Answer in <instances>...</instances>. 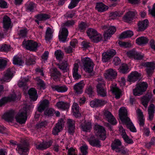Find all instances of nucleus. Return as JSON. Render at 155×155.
Here are the masks:
<instances>
[{
    "instance_id": "9",
    "label": "nucleus",
    "mask_w": 155,
    "mask_h": 155,
    "mask_svg": "<svg viewBox=\"0 0 155 155\" xmlns=\"http://www.w3.org/2000/svg\"><path fill=\"white\" fill-rule=\"evenodd\" d=\"M65 121L64 119H60L53 127L52 133L54 135H58V133L61 131L64 127Z\"/></svg>"
},
{
    "instance_id": "51",
    "label": "nucleus",
    "mask_w": 155,
    "mask_h": 155,
    "mask_svg": "<svg viewBox=\"0 0 155 155\" xmlns=\"http://www.w3.org/2000/svg\"><path fill=\"white\" fill-rule=\"evenodd\" d=\"M133 35V32L131 31H127L122 33L120 36V39L130 38Z\"/></svg>"
},
{
    "instance_id": "59",
    "label": "nucleus",
    "mask_w": 155,
    "mask_h": 155,
    "mask_svg": "<svg viewBox=\"0 0 155 155\" xmlns=\"http://www.w3.org/2000/svg\"><path fill=\"white\" fill-rule=\"evenodd\" d=\"M128 81L130 82H134L136 81V71H133L128 77Z\"/></svg>"
},
{
    "instance_id": "47",
    "label": "nucleus",
    "mask_w": 155,
    "mask_h": 155,
    "mask_svg": "<svg viewBox=\"0 0 155 155\" xmlns=\"http://www.w3.org/2000/svg\"><path fill=\"white\" fill-rule=\"evenodd\" d=\"M51 76L55 81H57L60 76V73L56 68H53L51 73Z\"/></svg>"
},
{
    "instance_id": "29",
    "label": "nucleus",
    "mask_w": 155,
    "mask_h": 155,
    "mask_svg": "<svg viewBox=\"0 0 155 155\" xmlns=\"http://www.w3.org/2000/svg\"><path fill=\"white\" fill-rule=\"evenodd\" d=\"M75 121L71 119H68L67 121V126L68 133L72 134L74 131Z\"/></svg>"
},
{
    "instance_id": "2",
    "label": "nucleus",
    "mask_w": 155,
    "mask_h": 155,
    "mask_svg": "<svg viewBox=\"0 0 155 155\" xmlns=\"http://www.w3.org/2000/svg\"><path fill=\"white\" fill-rule=\"evenodd\" d=\"M34 106L32 105L24 107L21 109L16 114L15 119L16 121L20 124L25 123L27 119V113L30 108H33Z\"/></svg>"
},
{
    "instance_id": "64",
    "label": "nucleus",
    "mask_w": 155,
    "mask_h": 155,
    "mask_svg": "<svg viewBox=\"0 0 155 155\" xmlns=\"http://www.w3.org/2000/svg\"><path fill=\"white\" fill-rule=\"evenodd\" d=\"M66 148L68 150V155H76V150L75 148L72 147L68 148V147H66Z\"/></svg>"
},
{
    "instance_id": "24",
    "label": "nucleus",
    "mask_w": 155,
    "mask_h": 155,
    "mask_svg": "<svg viewBox=\"0 0 155 155\" xmlns=\"http://www.w3.org/2000/svg\"><path fill=\"white\" fill-rule=\"evenodd\" d=\"M104 115L108 121L111 124L115 125L117 123L116 119L109 111H105L104 112Z\"/></svg>"
},
{
    "instance_id": "40",
    "label": "nucleus",
    "mask_w": 155,
    "mask_h": 155,
    "mask_svg": "<svg viewBox=\"0 0 155 155\" xmlns=\"http://www.w3.org/2000/svg\"><path fill=\"white\" fill-rule=\"evenodd\" d=\"M72 110L73 115L76 118L79 117L81 116L79 111V106L76 103H74L72 107Z\"/></svg>"
},
{
    "instance_id": "57",
    "label": "nucleus",
    "mask_w": 155,
    "mask_h": 155,
    "mask_svg": "<svg viewBox=\"0 0 155 155\" xmlns=\"http://www.w3.org/2000/svg\"><path fill=\"white\" fill-rule=\"evenodd\" d=\"M101 35L97 33V34L94 36L92 38L91 40L94 42L97 43L101 41Z\"/></svg>"
},
{
    "instance_id": "49",
    "label": "nucleus",
    "mask_w": 155,
    "mask_h": 155,
    "mask_svg": "<svg viewBox=\"0 0 155 155\" xmlns=\"http://www.w3.org/2000/svg\"><path fill=\"white\" fill-rule=\"evenodd\" d=\"M35 63V59L33 55H30L29 54L27 55L26 58V64L27 65H31Z\"/></svg>"
},
{
    "instance_id": "55",
    "label": "nucleus",
    "mask_w": 155,
    "mask_h": 155,
    "mask_svg": "<svg viewBox=\"0 0 155 155\" xmlns=\"http://www.w3.org/2000/svg\"><path fill=\"white\" fill-rule=\"evenodd\" d=\"M87 33L88 36L91 39L94 36L97 34V32L95 29L93 28H89L87 31Z\"/></svg>"
},
{
    "instance_id": "7",
    "label": "nucleus",
    "mask_w": 155,
    "mask_h": 155,
    "mask_svg": "<svg viewBox=\"0 0 155 155\" xmlns=\"http://www.w3.org/2000/svg\"><path fill=\"white\" fill-rule=\"evenodd\" d=\"M98 84L96 86L97 91L98 94L102 97L106 96V90L104 88L105 83L104 80L101 78L97 80Z\"/></svg>"
},
{
    "instance_id": "62",
    "label": "nucleus",
    "mask_w": 155,
    "mask_h": 155,
    "mask_svg": "<svg viewBox=\"0 0 155 155\" xmlns=\"http://www.w3.org/2000/svg\"><path fill=\"white\" fill-rule=\"evenodd\" d=\"M82 155H86L88 153V147L86 144H84L80 147Z\"/></svg>"
},
{
    "instance_id": "3",
    "label": "nucleus",
    "mask_w": 155,
    "mask_h": 155,
    "mask_svg": "<svg viewBox=\"0 0 155 155\" xmlns=\"http://www.w3.org/2000/svg\"><path fill=\"white\" fill-rule=\"evenodd\" d=\"M11 146H14L17 145L16 150L21 155H27V152L28 151V146L27 144H18L16 141L11 140L10 141Z\"/></svg>"
},
{
    "instance_id": "42",
    "label": "nucleus",
    "mask_w": 155,
    "mask_h": 155,
    "mask_svg": "<svg viewBox=\"0 0 155 155\" xmlns=\"http://www.w3.org/2000/svg\"><path fill=\"white\" fill-rule=\"evenodd\" d=\"M28 93L30 99L32 101H36L38 97L37 92L36 89L33 88L30 89L28 91Z\"/></svg>"
},
{
    "instance_id": "11",
    "label": "nucleus",
    "mask_w": 155,
    "mask_h": 155,
    "mask_svg": "<svg viewBox=\"0 0 155 155\" xmlns=\"http://www.w3.org/2000/svg\"><path fill=\"white\" fill-rule=\"evenodd\" d=\"M116 54V51L114 49H110L102 54V61L103 62L108 61Z\"/></svg>"
},
{
    "instance_id": "38",
    "label": "nucleus",
    "mask_w": 155,
    "mask_h": 155,
    "mask_svg": "<svg viewBox=\"0 0 155 155\" xmlns=\"http://www.w3.org/2000/svg\"><path fill=\"white\" fill-rule=\"evenodd\" d=\"M58 68L63 72H66L69 71V66L66 61H64L58 64Z\"/></svg>"
},
{
    "instance_id": "34",
    "label": "nucleus",
    "mask_w": 155,
    "mask_h": 155,
    "mask_svg": "<svg viewBox=\"0 0 155 155\" xmlns=\"http://www.w3.org/2000/svg\"><path fill=\"white\" fill-rule=\"evenodd\" d=\"M84 86V84L83 81L76 84L74 86V88L77 94H80L83 92L82 89Z\"/></svg>"
},
{
    "instance_id": "53",
    "label": "nucleus",
    "mask_w": 155,
    "mask_h": 155,
    "mask_svg": "<svg viewBox=\"0 0 155 155\" xmlns=\"http://www.w3.org/2000/svg\"><path fill=\"white\" fill-rule=\"evenodd\" d=\"M52 31L51 28L48 27L47 29L45 36V40L49 41L52 38Z\"/></svg>"
},
{
    "instance_id": "63",
    "label": "nucleus",
    "mask_w": 155,
    "mask_h": 155,
    "mask_svg": "<svg viewBox=\"0 0 155 155\" xmlns=\"http://www.w3.org/2000/svg\"><path fill=\"white\" fill-rule=\"evenodd\" d=\"M54 112V110L53 109L49 108L44 111V114L47 116H52L53 115Z\"/></svg>"
},
{
    "instance_id": "41",
    "label": "nucleus",
    "mask_w": 155,
    "mask_h": 155,
    "mask_svg": "<svg viewBox=\"0 0 155 155\" xmlns=\"http://www.w3.org/2000/svg\"><path fill=\"white\" fill-rule=\"evenodd\" d=\"M149 119L151 120L153 118L155 111V106L153 104H150L148 108Z\"/></svg>"
},
{
    "instance_id": "1",
    "label": "nucleus",
    "mask_w": 155,
    "mask_h": 155,
    "mask_svg": "<svg viewBox=\"0 0 155 155\" xmlns=\"http://www.w3.org/2000/svg\"><path fill=\"white\" fill-rule=\"evenodd\" d=\"M127 109L124 107H121L119 109V117L122 122L126 125L127 127L130 131L136 132V129L133 123L130 122V118L127 117Z\"/></svg>"
},
{
    "instance_id": "35",
    "label": "nucleus",
    "mask_w": 155,
    "mask_h": 155,
    "mask_svg": "<svg viewBox=\"0 0 155 155\" xmlns=\"http://www.w3.org/2000/svg\"><path fill=\"white\" fill-rule=\"evenodd\" d=\"M49 101L47 100H45L41 101L38 104V110L40 112H41L46 108L48 107Z\"/></svg>"
},
{
    "instance_id": "32",
    "label": "nucleus",
    "mask_w": 155,
    "mask_h": 155,
    "mask_svg": "<svg viewBox=\"0 0 155 155\" xmlns=\"http://www.w3.org/2000/svg\"><path fill=\"white\" fill-rule=\"evenodd\" d=\"M37 85V88L39 90H44L46 88V85L44 81L41 79L40 77L35 78Z\"/></svg>"
},
{
    "instance_id": "10",
    "label": "nucleus",
    "mask_w": 155,
    "mask_h": 155,
    "mask_svg": "<svg viewBox=\"0 0 155 155\" xmlns=\"http://www.w3.org/2000/svg\"><path fill=\"white\" fill-rule=\"evenodd\" d=\"M136 85V96H138L143 94L148 86L147 84L145 82L140 83Z\"/></svg>"
},
{
    "instance_id": "27",
    "label": "nucleus",
    "mask_w": 155,
    "mask_h": 155,
    "mask_svg": "<svg viewBox=\"0 0 155 155\" xmlns=\"http://www.w3.org/2000/svg\"><path fill=\"white\" fill-rule=\"evenodd\" d=\"M15 111L11 110L5 113L2 116V118L8 121H12L15 115Z\"/></svg>"
},
{
    "instance_id": "6",
    "label": "nucleus",
    "mask_w": 155,
    "mask_h": 155,
    "mask_svg": "<svg viewBox=\"0 0 155 155\" xmlns=\"http://www.w3.org/2000/svg\"><path fill=\"white\" fill-rule=\"evenodd\" d=\"M23 46L26 49L31 51H35L38 47L41 46L40 43H38L32 40L27 41H24L23 43Z\"/></svg>"
},
{
    "instance_id": "8",
    "label": "nucleus",
    "mask_w": 155,
    "mask_h": 155,
    "mask_svg": "<svg viewBox=\"0 0 155 155\" xmlns=\"http://www.w3.org/2000/svg\"><path fill=\"white\" fill-rule=\"evenodd\" d=\"M96 135L102 140H105L106 137V131L103 126L98 124H95L94 127Z\"/></svg>"
},
{
    "instance_id": "20",
    "label": "nucleus",
    "mask_w": 155,
    "mask_h": 155,
    "mask_svg": "<svg viewBox=\"0 0 155 155\" xmlns=\"http://www.w3.org/2000/svg\"><path fill=\"white\" fill-rule=\"evenodd\" d=\"M138 119V123L140 127H143L145 124V119L143 114V112L140 109H138L136 111Z\"/></svg>"
},
{
    "instance_id": "44",
    "label": "nucleus",
    "mask_w": 155,
    "mask_h": 155,
    "mask_svg": "<svg viewBox=\"0 0 155 155\" xmlns=\"http://www.w3.org/2000/svg\"><path fill=\"white\" fill-rule=\"evenodd\" d=\"M13 63L15 65L20 66H23L24 62L21 58V57L20 55H16L14 56L13 59Z\"/></svg>"
},
{
    "instance_id": "18",
    "label": "nucleus",
    "mask_w": 155,
    "mask_h": 155,
    "mask_svg": "<svg viewBox=\"0 0 155 155\" xmlns=\"http://www.w3.org/2000/svg\"><path fill=\"white\" fill-rule=\"evenodd\" d=\"M117 75V72L116 70L110 68L106 71L104 76L106 79L108 80H112L115 78Z\"/></svg>"
},
{
    "instance_id": "4",
    "label": "nucleus",
    "mask_w": 155,
    "mask_h": 155,
    "mask_svg": "<svg viewBox=\"0 0 155 155\" xmlns=\"http://www.w3.org/2000/svg\"><path fill=\"white\" fill-rule=\"evenodd\" d=\"M83 68L86 72L90 73L93 70L94 64L92 60L89 58L85 57L82 58L81 60Z\"/></svg>"
},
{
    "instance_id": "43",
    "label": "nucleus",
    "mask_w": 155,
    "mask_h": 155,
    "mask_svg": "<svg viewBox=\"0 0 155 155\" xmlns=\"http://www.w3.org/2000/svg\"><path fill=\"white\" fill-rule=\"evenodd\" d=\"M29 77L27 76L23 78H21L18 83V85L20 87H24L26 86L27 83L29 81Z\"/></svg>"
},
{
    "instance_id": "50",
    "label": "nucleus",
    "mask_w": 155,
    "mask_h": 155,
    "mask_svg": "<svg viewBox=\"0 0 155 155\" xmlns=\"http://www.w3.org/2000/svg\"><path fill=\"white\" fill-rule=\"evenodd\" d=\"M124 13L122 11H116L111 12L110 14L111 18L112 19H115L118 17L121 16Z\"/></svg>"
},
{
    "instance_id": "25",
    "label": "nucleus",
    "mask_w": 155,
    "mask_h": 155,
    "mask_svg": "<svg viewBox=\"0 0 155 155\" xmlns=\"http://www.w3.org/2000/svg\"><path fill=\"white\" fill-rule=\"evenodd\" d=\"M116 31V28L114 26H110L107 30L106 31L104 34V38L106 39H110L112 35L115 33Z\"/></svg>"
},
{
    "instance_id": "26",
    "label": "nucleus",
    "mask_w": 155,
    "mask_h": 155,
    "mask_svg": "<svg viewBox=\"0 0 155 155\" xmlns=\"http://www.w3.org/2000/svg\"><path fill=\"white\" fill-rule=\"evenodd\" d=\"M15 111L11 110L5 113L2 116V118L8 121H12L15 115Z\"/></svg>"
},
{
    "instance_id": "54",
    "label": "nucleus",
    "mask_w": 155,
    "mask_h": 155,
    "mask_svg": "<svg viewBox=\"0 0 155 155\" xmlns=\"http://www.w3.org/2000/svg\"><path fill=\"white\" fill-rule=\"evenodd\" d=\"M37 19L39 20H45L49 19L50 16L49 15L46 14H40L35 16Z\"/></svg>"
},
{
    "instance_id": "16",
    "label": "nucleus",
    "mask_w": 155,
    "mask_h": 155,
    "mask_svg": "<svg viewBox=\"0 0 155 155\" xmlns=\"http://www.w3.org/2000/svg\"><path fill=\"white\" fill-rule=\"evenodd\" d=\"M16 98V94L13 92L7 97H4L0 100V107L2 106L8 102L15 101Z\"/></svg>"
},
{
    "instance_id": "15",
    "label": "nucleus",
    "mask_w": 155,
    "mask_h": 155,
    "mask_svg": "<svg viewBox=\"0 0 155 155\" xmlns=\"http://www.w3.org/2000/svg\"><path fill=\"white\" fill-rule=\"evenodd\" d=\"M68 31L67 28L64 27H62L61 29H60L58 35V37L60 41L65 42L68 35Z\"/></svg>"
},
{
    "instance_id": "14",
    "label": "nucleus",
    "mask_w": 155,
    "mask_h": 155,
    "mask_svg": "<svg viewBox=\"0 0 155 155\" xmlns=\"http://www.w3.org/2000/svg\"><path fill=\"white\" fill-rule=\"evenodd\" d=\"M110 90L115 96L117 99H119L122 95V91L117 86L115 83L112 84L110 86Z\"/></svg>"
},
{
    "instance_id": "21",
    "label": "nucleus",
    "mask_w": 155,
    "mask_h": 155,
    "mask_svg": "<svg viewBox=\"0 0 155 155\" xmlns=\"http://www.w3.org/2000/svg\"><path fill=\"white\" fill-rule=\"evenodd\" d=\"M13 68L8 69L4 75L1 79V81L6 82H9L13 76Z\"/></svg>"
},
{
    "instance_id": "60",
    "label": "nucleus",
    "mask_w": 155,
    "mask_h": 155,
    "mask_svg": "<svg viewBox=\"0 0 155 155\" xmlns=\"http://www.w3.org/2000/svg\"><path fill=\"white\" fill-rule=\"evenodd\" d=\"M36 7V5L32 2H30L28 4L27 9L30 12H33Z\"/></svg>"
},
{
    "instance_id": "36",
    "label": "nucleus",
    "mask_w": 155,
    "mask_h": 155,
    "mask_svg": "<svg viewBox=\"0 0 155 155\" xmlns=\"http://www.w3.org/2000/svg\"><path fill=\"white\" fill-rule=\"evenodd\" d=\"M105 104V102L104 101L96 99L91 101L90 102V105L91 107H97L103 106Z\"/></svg>"
},
{
    "instance_id": "23",
    "label": "nucleus",
    "mask_w": 155,
    "mask_h": 155,
    "mask_svg": "<svg viewBox=\"0 0 155 155\" xmlns=\"http://www.w3.org/2000/svg\"><path fill=\"white\" fill-rule=\"evenodd\" d=\"M147 67L146 71L148 76L152 74L155 68V63L154 62H147L145 64Z\"/></svg>"
},
{
    "instance_id": "30",
    "label": "nucleus",
    "mask_w": 155,
    "mask_h": 155,
    "mask_svg": "<svg viewBox=\"0 0 155 155\" xmlns=\"http://www.w3.org/2000/svg\"><path fill=\"white\" fill-rule=\"evenodd\" d=\"M78 64L75 63L74 64L72 72L73 77L75 80H78L81 78V75L78 72Z\"/></svg>"
},
{
    "instance_id": "58",
    "label": "nucleus",
    "mask_w": 155,
    "mask_h": 155,
    "mask_svg": "<svg viewBox=\"0 0 155 155\" xmlns=\"http://www.w3.org/2000/svg\"><path fill=\"white\" fill-rule=\"evenodd\" d=\"M56 58L59 60H61L63 58V53L60 50H57L55 52Z\"/></svg>"
},
{
    "instance_id": "17",
    "label": "nucleus",
    "mask_w": 155,
    "mask_h": 155,
    "mask_svg": "<svg viewBox=\"0 0 155 155\" xmlns=\"http://www.w3.org/2000/svg\"><path fill=\"white\" fill-rule=\"evenodd\" d=\"M135 15V12L129 11L124 15L123 17L122 20L125 22L130 23L134 18Z\"/></svg>"
},
{
    "instance_id": "48",
    "label": "nucleus",
    "mask_w": 155,
    "mask_h": 155,
    "mask_svg": "<svg viewBox=\"0 0 155 155\" xmlns=\"http://www.w3.org/2000/svg\"><path fill=\"white\" fill-rule=\"evenodd\" d=\"M148 41V38L144 37H141L136 39V43L141 45L146 44Z\"/></svg>"
},
{
    "instance_id": "12",
    "label": "nucleus",
    "mask_w": 155,
    "mask_h": 155,
    "mask_svg": "<svg viewBox=\"0 0 155 155\" xmlns=\"http://www.w3.org/2000/svg\"><path fill=\"white\" fill-rule=\"evenodd\" d=\"M153 94L151 92H147L141 97V102L142 105L146 108L149 101L152 99Z\"/></svg>"
},
{
    "instance_id": "52",
    "label": "nucleus",
    "mask_w": 155,
    "mask_h": 155,
    "mask_svg": "<svg viewBox=\"0 0 155 155\" xmlns=\"http://www.w3.org/2000/svg\"><path fill=\"white\" fill-rule=\"evenodd\" d=\"M120 72L123 74H126L129 71V68L127 64H123L119 68Z\"/></svg>"
},
{
    "instance_id": "33",
    "label": "nucleus",
    "mask_w": 155,
    "mask_h": 155,
    "mask_svg": "<svg viewBox=\"0 0 155 155\" xmlns=\"http://www.w3.org/2000/svg\"><path fill=\"white\" fill-rule=\"evenodd\" d=\"M55 106L59 110H65L69 108V105L66 102L60 101L57 103Z\"/></svg>"
},
{
    "instance_id": "39",
    "label": "nucleus",
    "mask_w": 155,
    "mask_h": 155,
    "mask_svg": "<svg viewBox=\"0 0 155 155\" xmlns=\"http://www.w3.org/2000/svg\"><path fill=\"white\" fill-rule=\"evenodd\" d=\"M90 144L92 146L99 147L101 146L100 141L95 138L94 136H91L88 139Z\"/></svg>"
},
{
    "instance_id": "22",
    "label": "nucleus",
    "mask_w": 155,
    "mask_h": 155,
    "mask_svg": "<svg viewBox=\"0 0 155 155\" xmlns=\"http://www.w3.org/2000/svg\"><path fill=\"white\" fill-rule=\"evenodd\" d=\"M53 143L51 140L48 141H43L39 144H37L36 146V148L39 150H45L50 147Z\"/></svg>"
},
{
    "instance_id": "56",
    "label": "nucleus",
    "mask_w": 155,
    "mask_h": 155,
    "mask_svg": "<svg viewBox=\"0 0 155 155\" xmlns=\"http://www.w3.org/2000/svg\"><path fill=\"white\" fill-rule=\"evenodd\" d=\"M28 31L26 28L20 29L18 33V35L20 38H25L27 36Z\"/></svg>"
},
{
    "instance_id": "61",
    "label": "nucleus",
    "mask_w": 155,
    "mask_h": 155,
    "mask_svg": "<svg viewBox=\"0 0 155 155\" xmlns=\"http://www.w3.org/2000/svg\"><path fill=\"white\" fill-rule=\"evenodd\" d=\"M127 56L130 58L135 59L136 51L135 49L130 50L127 52Z\"/></svg>"
},
{
    "instance_id": "46",
    "label": "nucleus",
    "mask_w": 155,
    "mask_h": 155,
    "mask_svg": "<svg viewBox=\"0 0 155 155\" xmlns=\"http://www.w3.org/2000/svg\"><path fill=\"white\" fill-rule=\"evenodd\" d=\"M54 90L57 91L59 92H64L68 89V87L64 85H56L53 87Z\"/></svg>"
},
{
    "instance_id": "5",
    "label": "nucleus",
    "mask_w": 155,
    "mask_h": 155,
    "mask_svg": "<svg viewBox=\"0 0 155 155\" xmlns=\"http://www.w3.org/2000/svg\"><path fill=\"white\" fill-rule=\"evenodd\" d=\"M112 149L116 152H120L125 154L126 151L122 145L120 140L118 139H115L111 145Z\"/></svg>"
},
{
    "instance_id": "13",
    "label": "nucleus",
    "mask_w": 155,
    "mask_h": 155,
    "mask_svg": "<svg viewBox=\"0 0 155 155\" xmlns=\"http://www.w3.org/2000/svg\"><path fill=\"white\" fill-rule=\"evenodd\" d=\"M153 94L151 92H147L141 97V102L142 105L146 108L149 101L152 99Z\"/></svg>"
},
{
    "instance_id": "31",
    "label": "nucleus",
    "mask_w": 155,
    "mask_h": 155,
    "mask_svg": "<svg viewBox=\"0 0 155 155\" xmlns=\"http://www.w3.org/2000/svg\"><path fill=\"white\" fill-rule=\"evenodd\" d=\"M119 131L121 133L122 137L126 143H133L132 140L129 139L126 134L125 130L122 126H119Z\"/></svg>"
},
{
    "instance_id": "45",
    "label": "nucleus",
    "mask_w": 155,
    "mask_h": 155,
    "mask_svg": "<svg viewBox=\"0 0 155 155\" xmlns=\"http://www.w3.org/2000/svg\"><path fill=\"white\" fill-rule=\"evenodd\" d=\"M82 130L84 131H89L91 128V124L90 122L85 121L81 125Z\"/></svg>"
},
{
    "instance_id": "37",
    "label": "nucleus",
    "mask_w": 155,
    "mask_h": 155,
    "mask_svg": "<svg viewBox=\"0 0 155 155\" xmlns=\"http://www.w3.org/2000/svg\"><path fill=\"white\" fill-rule=\"evenodd\" d=\"M108 7L102 2H97L95 7L96 9L98 12H102L107 11Z\"/></svg>"
},
{
    "instance_id": "28",
    "label": "nucleus",
    "mask_w": 155,
    "mask_h": 155,
    "mask_svg": "<svg viewBox=\"0 0 155 155\" xmlns=\"http://www.w3.org/2000/svg\"><path fill=\"white\" fill-rule=\"evenodd\" d=\"M148 21L147 19L139 21L137 24L138 31H143L145 30L148 27Z\"/></svg>"
},
{
    "instance_id": "19",
    "label": "nucleus",
    "mask_w": 155,
    "mask_h": 155,
    "mask_svg": "<svg viewBox=\"0 0 155 155\" xmlns=\"http://www.w3.org/2000/svg\"><path fill=\"white\" fill-rule=\"evenodd\" d=\"M2 23L3 28L5 30H8L12 27L11 19L7 15H4L3 17Z\"/></svg>"
}]
</instances>
